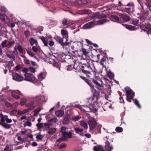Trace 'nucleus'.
Listing matches in <instances>:
<instances>
[{"instance_id":"11","label":"nucleus","mask_w":151,"mask_h":151,"mask_svg":"<svg viewBox=\"0 0 151 151\" xmlns=\"http://www.w3.org/2000/svg\"><path fill=\"white\" fill-rule=\"evenodd\" d=\"M89 69V70L91 71H90L88 70H83V72H84L86 73H88V74H90V73L92 72V73L94 75V78H96V71H95V68L94 66H93L92 67H88Z\"/></svg>"},{"instance_id":"2","label":"nucleus","mask_w":151,"mask_h":151,"mask_svg":"<svg viewBox=\"0 0 151 151\" xmlns=\"http://www.w3.org/2000/svg\"><path fill=\"white\" fill-rule=\"evenodd\" d=\"M107 21L108 20L106 19L97 21L96 22L95 20H93L92 22H88L84 24L83 27V28L84 29H90L93 27L94 25L96 24V22H97L98 24L100 25L103 24Z\"/></svg>"},{"instance_id":"33","label":"nucleus","mask_w":151,"mask_h":151,"mask_svg":"<svg viewBox=\"0 0 151 151\" xmlns=\"http://www.w3.org/2000/svg\"><path fill=\"white\" fill-rule=\"evenodd\" d=\"M6 42H7L6 40H5L2 42L1 44L2 45V48H4L7 46Z\"/></svg>"},{"instance_id":"14","label":"nucleus","mask_w":151,"mask_h":151,"mask_svg":"<svg viewBox=\"0 0 151 151\" xmlns=\"http://www.w3.org/2000/svg\"><path fill=\"white\" fill-rule=\"evenodd\" d=\"M62 136L64 140H67L68 138H71L72 137V133L70 132H66L64 133Z\"/></svg>"},{"instance_id":"43","label":"nucleus","mask_w":151,"mask_h":151,"mask_svg":"<svg viewBox=\"0 0 151 151\" xmlns=\"http://www.w3.org/2000/svg\"><path fill=\"white\" fill-rule=\"evenodd\" d=\"M1 10L2 12H5L7 11V9L4 6H1Z\"/></svg>"},{"instance_id":"38","label":"nucleus","mask_w":151,"mask_h":151,"mask_svg":"<svg viewBox=\"0 0 151 151\" xmlns=\"http://www.w3.org/2000/svg\"><path fill=\"white\" fill-rule=\"evenodd\" d=\"M134 103L135 104L138 106V108H141V106L140 105L139 101H137V100L136 99H134Z\"/></svg>"},{"instance_id":"41","label":"nucleus","mask_w":151,"mask_h":151,"mask_svg":"<svg viewBox=\"0 0 151 151\" xmlns=\"http://www.w3.org/2000/svg\"><path fill=\"white\" fill-rule=\"evenodd\" d=\"M5 15L2 14L0 13V18L3 21H5Z\"/></svg>"},{"instance_id":"42","label":"nucleus","mask_w":151,"mask_h":151,"mask_svg":"<svg viewBox=\"0 0 151 151\" xmlns=\"http://www.w3.org/2000/svg\"><path fill=\"white\" fill-rule=\"evenodd\" d=\"M36 126L38 128H40L44 127L43 124L40 123L37 124Z\"/></svg>"},{"instance_id":"40","label":"nucleus","mask_w":151,"mask_h":151,"mask_svg":"<svg viewBox=\"0 0 151 151\" xmlns=\"http://www.w3.org/2000/svg\"><path fill=\"white\" fill-rule=\"evenodd\" d=\"M17 49L20 53L22 52L23 51L22 48L20 45H18L17 46Z\"/></svg>"},{"instance_id":"59","label":"nucleus","mask_w":151,"mask_h":151,"mask_svg":"<svg viewBox=\"0 0 151 151\" xmlns=\"http://www.w3.org/2000/svg\"><path fill=\"white\" fill-rule=\"evenodd\" d=\"M62 23L64 25H66L67 24V20L65 19H63L62 21Z\"/></svg>"},{"instance_id":"27","label":"nucleus","mask_w":151,"mask_h":151,"mask_svg":"<svg viewBox=\"0 0 151 151\" xmlns=\"http://www.w3.org/2000/svg\"><path fill=\"white\" fill-rule=\"evenodd\" d=\"M0 124L6 129H9L11 127L10 125L4 122H0Z\"/></svg>"},{"instance_id":"18","label":"nucleus","mask_w":151,"mask_h":151,"mask_svg":"<svg viewBox=\"0 0 151 151\" xmlns=\"http://www.w3.org/2000/svg\"><path fill=\"white\" fill-rule=\"evenodd\" d=\"M64 111L62 110H59L55 112V115L58 117H62L64 114Z\"/></svg>"},{"instance_id":"44","label":"nucleus","mask_w":151,"mask_h":151,"mask_svg":"<svg viewBox=\"0 0 151 151\" xmlns=\"http://www.w3.org/2000/svg\"><path fill=\"white\" fill-rule=\"evenodd\" d=\"M80 118L79 116H76L72 118V119L74 121H78Z\"/></svg>"},{"instance_id":"8","label":"nucleus","mask_w":151,"mask_h":151,"mask_svg":"<svg viewBox=\"0 0 151 151\" xmlns=\"http://www.w3.org/2000/svg\"><path fill=\"white\" fill-rule=\"evenodd\" d=\"M141 27L143 29L144 32H146L147 34H151L150 33L151 31V25L149 23H147L144 26L141 25Z\"/></svg>"},{"instance_id":"3","label":"nucleus","mask_w":151,"mask_h":151,"mask_svg":"<svg viewBox=\"0 0 151 151\" xmlns=\"http://www.w3.org/2000/svg\"><path fill=\"white\" fill-rule=\"evenodd\" d=\"M24 75L25 77V78H24V80L33 82L36 85L39 84V81L35 79V78L32 74L25 73Z\"/></svg>"},{"instance_id":"62","label":"nucleus","mask_w":151,"mask_h":151,"mask_svg":"<svg viewBox=\"0 0 151 151\" xmlns=\"http://www.w3.org/2000/svg\"><path fill=\"white\" fill-rule=\"evenodd\" d=\"M8 65L10 67H12L14 66V64L12 61H9L8 63Z\"/></svg>"},{"instance_id":"4","label":"nucleus","mask_w":151,"mask_h":151,"mask_svg":"<svg viewBox=\"0 0 151 151\" xmlns=\"http://www.w3.org/2000/svg\"><path fill=\"white\" fill-rule=\"evenodd\" d=\"M126 93L127 99L129 102H131V99H133L134 95V93L129 88H125Z\"/></svg>"},{"instance_id":"29","label":"nucleus","mask_w":151,"mask_h":151,"mask_svg":"<svg viewBox=\"0 0 151 151\" xmlns=\"http://www.w3.org/2000/svg\"><path fill=\"white\" fill-rule=\"evenodd\" d=\"M29 41L31 45H33L35 43L36 44L38 43L37 40H35L33 38H31L29 40Z\"/></svg>"},{"instance_id":"34","label":"nucleus","mask_w":151,"mask_h":151,"mask_svg":"<svg viewBox=\"0 0 151 151\" xmlns=\"http://www.w3.org/2000/svg\"><path fill=\"white\" fill-rule=\"evenodd\" d=\"M123 129L121 127H117L115 129V130L116 132H122Z\"/></svg>"},{"instance_id":"57","label":"nucleus","mask_w":151,"mask_h":151,"mask_svg":"<svg viewBox=\"0 0 151 151\" xmlns=\"http://www.w3.org/2000/svg\"><path fill=\"white\" fill-rule=\"evenodd\" d=\"M53 65L54 67H56L57 68H58L59 69H60V65L59 64H58V63H54Z\"/></svg>"},{"instance_id":"28","label":"nucleus","mask_w":151,"mask_h":151,"mask_svg":"<svg viewBox=\"0 0 151 151\" xmlns=\"http://www.w3.org/2000/svg\"><path fill=\"white\" fill-rule=\"evenodd\" d=\"M94 151H104L102 148L100 146H95L93 148Z\"/></svg>"},{"instance_id":"26","label":"nucleus","mask_w":151,"mask_h":151,"mask_svg":"<svg viewBox=\"0 0 151 151\" xmlns=\"http://www.w3.org/2000/svg\"><path fill=\"white\" fill-rule=\"evenodd\" d=\"M56 130V129L54 127H52L49 129L48 133L49 134H52L55 133Z\"/></svg>"},{"instance_id":"39","label":"nucleus","mask_w":151,"mask_h":151,"mask_svg":"<svg viewBox=\"0 0 151 151\" xmlns=\"http://www.w3.org/2000/svg\"><path fill=\"white\" fill-rule=\"evenodd\" d=\"M40 49V47L39 46L36 47L35 46H33L32 48V49L33 51L35 52H37Z\"/></svg>"},{"instance_id":"55","label":"nucleus","mask_w":151,"mask_h":151,"mask_svg":"<svg viewBox=\"0 0 151 151\" xmlns=\"http://www.w3.org/2000/svg\"><path fill=\"white\" fill-rule=\"evenodd\" d=\"M49 44L50 46H52L54 45V42L52 40H50L49 42Z\"/></svg>"},{"instance_id":"30","label":"nucleus","mask_w":151,"mask_h":151,"mask_svg":"<svg viewBox=\"0 0 151 151\" xmlns=\"http://www.w3.org/2000/svg\"><path fill=\"white\" fill-rule=\"evenodd\" d=\"M38 77L39 80H38L39 81H41L45 78L44 76H43V74L42 73H41L39 74ZM39 81L40 82V81Z\"/></svg>"},{"instance_id":"19","label":"nucleus","mask_w":151,"mask_h":151,"mask_svg":"<svg viewBox=\"0 0 151 151\" xmlns=\"http://www.w3.org/2000/svg\"><path fill=\"white\" fill-rule=\"evenodd\" d=\"M69 114L65 116L63 121V124H68L69 122Z\"/></svg>"},{"instance_id":"6","label":"nucleus","mask_w":151,"mask_h":151,"mask_svg":"<svg viewBox=\"0 0 151 151\" xmlns=\"http://www.w3.org/2000/svg\"><path fill=\"white\" fill-rule=\"evenodd\" d=\"M42 96L41 95H39L38 96H35L33 98V101H32L30 102V104H27L26 105L27 107L29 106H30L33 105L34 104L35 102H40L41 100L42 99Z\"/></svg>"},{"instance_id":"56","label":"nucleus","mask_w":151,"mask_h":151,"mask_svg":"<svg viewBox=\"0 0 151 151\" xmlns=\"http://www.w3.org/2000/svg\"><path fill=\"white\" fill-rule=\"evenodd\" d=\"M107 74L109 77H112L113 76V74L111 72H107Z\"/></svg>"},{"instance_id":"50","label":"nucleus","mask_w":151,"mask_h":151,"mask_svg":"<svg viewBox=\"0 0 151 151\" xmlns=\"http://www.w3.org/2000/svg\"><path fill=\"white\" fill-rule=\"evenodd\" d=\"M50 124L48 123H45L44 124L45 129L47 130L49 128Z\"/></svg>"},{"instance_id":"36","label":"nucleus","mask_w":151,"mask_h":151,"mask_svg":"<svg viewBox=\"0 0 151 151\" xmlns=\"http://www.w3.org/2000/svg\"><path fill=\"white\" fill-rule=\"evenodd\" d=\"M4 118L6 122L7 123H10L12 122V120L11 119H9L8 118V116L7 115H5L4 116Z\"/></svg>"},{"instance_id":"1","label":"nucleus","mask_w":151,"mask_h":151,"mask_svg":"<svg viewBox=\"0 0 151 151\" xmlns=\"http://www.w3.org/2000/svg\"><path fill=\"white\" fill-rule=\"evenodd\" d=\"M93 100V98H91L88 99L86 101L87 105H89V108L90 111L88 110V107L84 106H82L79 105H76L74 106L79 108L83 112L92 111L93 113H96L98 111V104L96 102H94Z\"/></svg>"},{"instance_id":"46","label":"nucleus","mask_w":151,"mask_h":151,"mask_svg":"<svg viewBox=\"0 0 151 151\" xmlns=\"http://www.w3.org/2000/svg\"><path fill=\"white\" fill-rule=\"evenodd\" d=\"M132 24L135 25H138V21L137 20H133Z\"/></svg>"},{"instance_id":"23","label":"nucleus","mask_w":151,"mask_h":151,"mask_svg":"<svg viewBox=\"0 0 151 151\" xmlns=\"http://www.w3.org/2000/svg\"><path fill=\"white\" fill-rule=\"evenodd\" d=\"M57 41L59 42V43L62 46L64 45V43L63 42V39L60 37H57L56 38Z\"/></svg>"},{"instance_id":"5","label":"nucleus","mask_w":151,"mask_h":151,"mask_svg":"<svg viewBox=\"0 0 151 151\" xmlns=\"http://www.w3.org/2000/svg\"><path fill=\"white\" fill-rule=\"evenodd\" d=\"M13 79L16 81L20 82L24 80V78L22 75L16 73H13L12 74Z\"/></svg>"},{"instance_id":"9","label":"nucleus","mask_w":151,"mask_h":151,"mask_svg":"<svg viewBox=\"0 0 151 151\" xmlns=\"http://www.w3.org/2000/svg\"><path fill=\"white\" fill-rule=\"evenodd\" d=\"M88 124L90 130H92L96 125V122L94 119H92L89 120Z\"/></svg>"},{"instance_id":"58","label":"nucleus","mask_w":151,"mask_h":151,"mask_svg":"<svg viewBox=\"0 0 151 151\" xmlns=\"http://www.w3.org/2000/svg\"><path fill=\"white\" fill-rule=\"evenodd\" d=\"M104 62L105 59L104 58H102L100 61V64L103 66H104Z\"/></svg>"},{"instance_id":"63","label":"nucleus","mask_w":151,"mask_h":151,"mask_svg":"<svg viewBox=\"0 0 151 151\" xmlns=\"http://www.w3.org/2000/svg\"><path fill=\"white\" fill-rule=\"evenodd\" d=\"M14 43H15V42L14 41L9 42V45L10 46H11L12 45L14 44Z\"/></svg>"},{"instance_id":"48","label":"nucleus","mask_w":151,"mask_h":151,"mask_svg":"<svg viewBox=\"0 0 151 151\" xmlns=\"http://www.w3.org/2000/svg\"><path fill=\"white\" fill-rule=\"evenodd\" d=\"M28 70L29 71L32 73H34L35 71V69L33 67H29Z\"/></svg>"},{"instance_id":"61","label":"nucleus","mask_w":151,"mask_h":151,"mask_svg":"<svg viewBox=\"0 0 151 151\" xmlns=\"http://www.w3.org/2000/svg\"><path fill=\"white\" fill-rule=\"evenodd\" d=\"M5 104L8 107H10L11 108L12 104L10 103L6 102H5Z\"/></svg>"},{"instance_id":"47","label":"nucleus","mask_w":151,"mask_h":151,"mask_svg":"<svg viewBox=\"0 0 151 151\" xmlns=\"http://www.w3.org/2000/svg\"><path fill=\"white\" fill-rule=\"evenodd\" d=\"M27 52L30 56L32 57L34 56L35 54L31 51L28 50Z\"/></svg>"},{"instance_id":"24","label":"nucleus","mask_w":151,"mask_h":151,"mask_svg":"<svg viewBox=\"0 0 151 151\" xmlns=\"http://www.w3.org/2000/svg\"><path fill=\"white\" fill-rule=\"evenodd\" d=\"M80 125L81 126L83 127L86 129L88 128L87 124L85 121H82L81 122Z\"/></svg>"},{"instance_id":"64","label":"nucleus","mask_w":151,"mask_h":151,"mask_svg":"<svg viewBox=\"0 0 151 151\" xmlns=\"http://www.w3.org/2000/svg\"><path fill=\"white\" fill-rule=\"evenodd\" d=\"M147 4L149 7H151V0H147Z\"/></svg>"},{"instance_id":"16","label":"nucleus","mask_w":151,"mask_h":151,"mask_svg":"<svg viewBox=\"0 0 151 151\" xmlns=\"http://www.w3.org/2000/svg\"><path fill=\"white\" fill-rule=\"evenodd\" d=\"M105 148L107 151H111V150L113 149L112 145L110 144L108 141H106V142Z\"/></svg>"},{"instance_id":"20","label":"nucleus","mask_w":151,"mask_h":151,"mask_svg":"<svg viewBox=\"0 0 151 151\" xmlns=\"http://www.w3.org/2000/svg\"><path fill=\"white\" fill-rule=\"evenodd\" d=\"M87 2V0H79L77 2V4L80 6L84 5Z\"/></svg>"},{"instance_id":"15","label":"nucleus","mask_w":151,"mask_h":151,"mask_svg":"<svg viewBox=\"0 0 151 151\" xmlns=\"http://www.w3.org/2000/svg\"><path fill=\"white\" fill-rule=\"evenodd\" d=\"M4 52L8 57L10 58H12L14 59H15V57L13 55L12 51H10L8 49H6L5 50Z\"/></svg>"},{"instance_id":"25","label":"nucleus","mask_w":151,"mask_h":151,"mask_svg":"<svg viewBox=\"0 0 151 151\" xmlns=\"http://www.w3.org/2000/svg\"><path fill=\"white\" fill-rule=\"evenodd\" d=\"M61 34L63 37L66 38H67L68 37V33L67 30L64 29L61 30Z\"/></svg>"},{"instance_id":"31","label":"nucleus","mask_w":151,"mask_h":151,"mask_svg":"<svg viewBox=\"0 0 151 151\" xmlns=\"http://www.w3.org/2000/svg\"><path fill=\"white\" fill-rule=\"evenodd\" d=\"M27 101V100L25 98L22 99V101L20 102V104L21 105L23 106L26 103Z\"/></svg>"},{"instance_id":"32","label":"nucleus","mask_w":151,"mask_h":151,"mask_svg":"<svg viewBox=\"0 0 151 151\" xmlns=\"http://www.w3.org/2000/svg\"><path fill=\"white\" fill-rule=\"evenodd\" d=\"M66 128L65 127H63L61 128V130L60 132H61L62 134V135L64 133L66 132Z\"/></svg>"},{"instance_id":"53","label":"nucleus","mask_w":151,"mask_h":151,"mask_svg":"<svg viewBox=\"0 0 151 151\" xmlns=\"http://www.w3.org/2000/svg\"><path fill=\"white\" fill-rule=\"evenodd\" d=\"M13 52H13L15 55H17L18 54V52L17 50V46H16L14 48V50Z\"/></svg>"},{"instance_id":"10","label":"nucleus","mask_w":151,"mask_h":151,"mask_svg":"<svg viewBox=\"0 0 151 151\" xmlns=\"http://www.w3.org/2000/svg\"><path fill=\"white\" fill-rule=\"evenodd\" d=\"M104 15H102V16H101L99 12H96L93 15L91 16L90 19H86L85 20V22H87L89 21L90 20H91L93 19H99L100 18L102 17H104Z\"/></svg>"},{"instance_id":"17","label":"nucleus","mask_w":151,"mask_h":151,"mask_svg":"<svg viewBox=\"0 0 151 151\" xmlns=\"http://www.w3.org/2000/svg\"><path fill=\"white\" fill-rule=\"evenodd\" d=\"M74 130L78 134H79L81 136H83L84 135L83 132V129L76 127L74 128Z\"/></svg>"},{"instance_id":"35","label":"nucleus","mask_w":151,"mask_h":151,"mask_svg":"<svg viewBox=\"0 0 151 151\" xmlns=\"http://www.w3.org/2000/svg\"><path fill=\"white\" fill-rule=\"evenodd\" d=\"M57 121V119L55 117L52 118L48 120L49 122H52L54 123H56Z\"/></svg>"},{"instance_id":"52","label":"nucleus","mask_w":151,"mask_h":151,"mask_svg":"<svg viewBox=\"0 0 151 151\" xmlns=\"http://www.w3.org/2000/svg\"><path fill=\"white\" fill-rule=\"evenodd\" d=\"M66 146V145L65 143L61 144L59 147V148L61 149L62 148H65Z\"/></svg>"},{"instance_id":"51","label":"nucleus","mask_w":151,"mask_h":151,"mask_svg":"<svg viewBox=\"0 0 151 151\" xmlns=\"http://www.w3.org/2000/svg\"><path fill=\"white\" fill-rule=\"evenodd\" d=\"M112 17L113 18V19H115L116 22L119 21V17L116 16H115V15L112 16Z\"/></svg>"},{"instance_id":"54","label":"nucleus","mask_w":151,"mask_h":151,"mask_svg":"<svg viewBox=\"0 0 151 151\" xmlns=\"http://www.w3.org/2000/svg\"><path fill=\"white\" fill-rule=\"evenodd\" d=\"M36 138L38 139H41L43 138V137L41 135L39 134L36 136Z\"/></svg>"},{"instance_id":"7","label":"nucleus","mask_w":151,"mask_h":151,"mask_svg":"<svg viewBox=\"0 0 151 151\" xmlns=\"http://www.w3.org/2000/svg\"><path fill=\"white\" fill-rule=\"evenodd\" d=\"M125 7V9L127 12H130L132 9L133 10L134 7V3L132 2H130L126 5H124Z\"/></svg>"},{"instance_id":"21","label":"nucleus","mask_w":151,"mask_h":151,"mask_svg":"<svg viewBox=\"0 0 151 151\" xmlns=\"http://www.w3.org/2000/svg\"><path fill=\"white\" fill-rule=\"evenodd\" d=\"M122 25L129 30H134L135 29V27L134 26L131 25H128L124 24H122Z\"/></svg>"},{"instance_id":"37","label":"nucleus","mask_w":151,"mask_h":151,"mask_svg":"<svg viewBox=\"0 0 151 151\" xmlns=\"http://www.w3.org/2000/svg\"><path fill=\"white\" fill-rule=\"evenodd\" d=\"M18 106V103L17 102H15L11 105V109H15Z\"/></svg>"},{"instance_id":"12","label":"nucleus","mask_w":151,"mask_h":151,"mask_svg":"<svg viewBox=\"0 0 151 151\" xmlns=\"http://www.w3.org/2000/svg\"><path fill=\"white\" fill-rule=\"evenodd\" d=\"M12 97L14 98L17 99H19L20 97L19 96L17 95L16 94H18L20 95H23L21 91L18 90L17 91H16L15 90H14L12 91Z\"/></svg>"},{"instance_id":"60","label":"nucleus","mask_w":151,"mask_h":151,"mask_svg":"<svg viewBox=\"0 0 151 151\" xmlns=\"http://www.w3.org/2000/svg\"><path fill=\"white\" fill-rule=\"evenodd\" d=\"M26 36L27 37L29 36L30 35V32L28 31H26L24 32Z\"/></svg>"},{"instance_id":"45","label":"nucleus","mask_w":151,"mask_h":151,"mask_svg":"<svg viewBox=\"0 0 151 151\" xmlns=\"http://www.w3.org/2000/svg\"><path fill=\"white\" fill-rule=\"evenodd\" d=\"M91 12L90 10L86 9L83 10L82 11V13L83 14H89Z\"/></svg>"},{"instance_id":"22","label":"nucleus","mask_w":151,"mask_h":151,"mask_svg":"<svg viewBox=\"0 0 151 151\" xmlns=\"http://www.w3.org/2000/svg\"><path fill=\"white\" fill-rule=\"evenodd\" d=\"M29 109H24L22 111L19 110L17 112V114L19 115L27 113Z\"/></svg>"},{"instance_id":"13","label":"nucleus","mask_w":151,"mask_h":151,"mask_svg":"<svg viewBox=\"0 0 151 151\" xmlns=\"http://www.w3.org/2000/svg\"><path fill=\"white\" fill-rule=\"evenodd\" d=\"M50 36L41 37L40 39L42 41L44 44L45 46L48 47V41L50 39Z\"/></svg>"},{"instance_id":"49","label":"nucleus","mask_w":151,"mask_h":151,"mask_svg":"<svg viewBox=\"0 0 151 151\" xmlns=\"http://www.w3.org/2000/svg\"><path fill=\"white\" fill-rule=\"evenodd\" d=\"M93 82L97 86H99V87H102V85H101L98 82L96 81H95L94 80H93Z\"/></svg>"}]
</instances>
